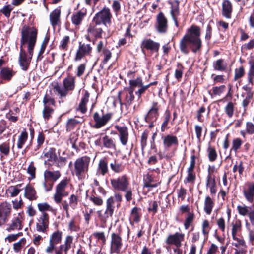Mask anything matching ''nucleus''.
<instances>
[{
  "label": "nucleus",
  "instance_id": "9b49d317",
  "mask_svg": "<svg viewBox=\"0 0 254 254\" xmlns=\"http://www.w3.org/2000/svg\"><path fill=\"white\" fill-rule=\"evenodd\" d=\"M133 92V89L129 85L118 92V98L121 106L124 105L126 107H128L132 104L135 98Z\"/></svg>",
  "mask_w": 254,
  "mask_h": 254
},
{
  "label": "nucleus",
  "instance_id": "79ce46f5",
  "mask_svg": "<svg viewBox=\"0 0 254 254\" xmlns=\"http://www.w3.org/2000/svg\"><path fill=\"white\" fill-rule=\"evenodd\" d=\"M110 167L111 169L116 173H120L125 169V165L116 159H114L110 163Z\"/></svg>",
  "mask_w": 254,
  "mask_h": 254
},
{
  "label": "nucleus",
  "instance_id": "c9c22d12",
  "mask_svg": "<svg viewBox=\"0 0 254 254\" xmlns=\"http://www.w3.org/2000/svg\"><path fill=\"white\" fill-rule=\"evenodd\" d=\"M232 225V236L234 240H238V238L236 236L238 233L242 231V222L240 219H236L231 223Z\"/></svg>",
  "mask_w": 254,
  "mask_h": 254
},
{
  "label": "nucleus",
  "instance_id": "5fc2aeb1",
  "mask_svg": "<svg viewBox=\"0 0 254 254\" xmlns=\"http://www.w3.org/2000/svg\"><path fill=\"white\" fill-rule=\"evenodd\" d=\"M43 103L44 106H50L52 107H55L56 106L55 98L47 93L45 95L43 98Z\"/></svg>",
  "mask_w": 254,
  "mask_h": 254
},
{
  "label": "nucleus",
  "instance_id": "2f4dec72",
  "mask_svg": "<svg viewBox=\"0 0 254 254\" xmlns=\"http://www.w3.org/2000/svg\"><path fill=\"white\" fill-rule=\"evenodd\" d=\"M90 97V93L87 90L83 93V96L81 98L80 102L79 104L77 110L79 111L81 113L85 114L87 111V104L89 101Z\"/></svg>",
  "mask_w": 254,
  "mask_h": 254
},
{
  "label": "nucleus",
  "instance_id": "f257e3e1",
  "mask_svg": "<svg viewBox=\"0 0 254 254\" xmlns=\"http://www.w3.org/2000/svg\"><path fill=\"white\" fill-rule=\"evenodd\" d=\"M200 36V27L195 24L191 25L180 41L179 48L181 53L185 55H188L190 51L194 54L200 53L203 46Z\"/></svg>",
  "mask_w": 254,
  "mask_h": 254
},
{
  "label": "nucleus",
  "instance_id": "cd10ccee",
  "mask_svg": "<svg viewBox=\"0 0 254 254\" xmlns=\"http://www.w3.org/2000/svg\"><path fill=\"white\" fill-rule=\"evenodd\" d=\"M61 6H59L52 11L49 15L50 23L53 27L59 26L61 24Z\"/></svg>",
  "mask_w": 254,
  "mask_h": 254
},
{
  "label": "nucleus",
  "instance_id": "338daca9",
  "mask_svg": "<svg viewBox=\"0 0 254 254\" xmlns=\"http://www.w3.org/2000/svg\"><path fill=\"white\" fill-rule=\"evenodd\" d=\"M36 168L33 161H31L29 165L27 172L30 175V179H34L36 178Z\"/></svg>",
  "mask_w": 254,
  "mask_h": 254
},
{
  "label": "nucleus",
  "instance_id": "8fccbe9b",
  "mask_svg": "<svg viewBox=\"0 0 254 254\" xmlns=\"http://www.w3.org/2000/svg\"><path fill=\"white\" fill-rule=\"evenodd\" d=\"M208 157L210 162H214L217 158V153L214 147L210 145L207 148Z\"/></svg>",
  "mask_w": 254,
  "mask_h": 254
},
{
  "label": "nucleus",
  "instance_id": "f704fd0d",
  "mask_svg": "<svg viewBox=\"0 0 254 254\" xmlns=\"http://www.w3.org/2000/svg\"><path fill=\"white\" fill-rule=\"evenodd\" d=\"M24 195L30 201L35 200L38 197L34 188L29 184H27L25 188Z\"/></svg>",
  "mask_w": 254,
  "mask_h": 254
},
{
  "label": "nucleus",
  "instance_id": "ddd939ff",
  "mask_svg": "<svg viewBox=\"0 0 254 254\" xmlns=\"http://www.w3.org/2000/svg\"><path fill=\"white\" fill-rule=\"evenodd\" d=\"M92 53V47L90 44L79 42V46L74 59L75 61H79L86 57L91 56Z\"/></svg>",
  "mask_w": 254,
  "mask_h": 254
},
{
  "label": "nucleus",
  "instance_id": "680f3d73",
  "mask_svg": "<svg viewBox=\"0 0 254 254\" xmlns=\"http://www.w3.org/2000/svg\"><path fill=\"white\" fill-rule=\"evenodd\" d=\"M225 88L226 86L224 85H222L219 86H214L213 87L212 89V93H211V92L209 91V93L211 96L220 95L225 91Z\"/></svg>",
  "mask_w": 254,
  "mask_h": 254
},
{
  "label": "nucleus",
  "instance_id": "a878e982",
  "mask_svg": "<svg viewBox=\"0 0 254 254\" xmlns=\"http://www.w3.org/2000/svg\"><path fill=\"white\" fill-rule=\"evenodd\" d=\"M163 144L166 150H168L171 147L175 146L177 147L179 144V141L176 136L172 134H167L162 137Z\"/></svg>",
  "mask_w": 254,
  "mask_h": 254
},
{
  "label": "nucleus",
  "instance_id": "f8f14e48",
  "mask_svg": "<svg viewBox=\"0 0 254 254\" xmlns=\"http://www.w3.org/2000/svg\"><path fill=\"white\" fill-rule=\"evenodd\" d=\"M116 131H112L111 134L118 135L121 144L126 146L129 139V131L128 127L124 125H115L114 127Z\"/></svg>",
  "mask_w": 254,
  "mask_h": 254
},
{
  "label": "nucleus",
  "instance_id": "423d86ee",
  "mask_svg": "<svg viewBox=\"0 0 254 254\" xmlns=\"http://www.w3.org/2000/svg\"><path fill=\"white\" fill-rule=\"evenodd\" d=\"M113 116L112 113L105 112L104 109H101L99 112H95L93 115L95 124L92 127L96 129L101 128L111 120Z\"/></svg>",
  "mask_w": 254,
  "mask_h": 254
},
{
  "label": "nucleus",
  "instance_id": "37998d69",
  "mask_svg": "<svg viewBox=\"0 0 254 254\" xmlns=\"http://www.w3.org/2000/svg\"><path fill=\"white\" fill-rule=\"evenodd\" d=\"M103 146L107 149H115L116 145L113 138L105 135L102 138Z\"/></svg>",
  "mask_w": 254,
  "mask_h": 254
},
{
  "label": "nucleus",
  "instance_id": "58836bf2",
  "mask_svg": "<svg viewBox=\"0 0 254 254\" xmlns=\"http://www.w3.org/2000/svg\"><path fill=\"white\" fill-rule=\"evenodd\" d=\"M142 216L141 209L139 207H134L131 210L130 213V220L133 222L138 223L140 222Z\"/></svg>",
  "mask_w": 254,
  "mask_h": 254
},
{
  "label": "nucleus",
  "instance_id": "b1692460",
  "mask_svg": "<svg viewBox=\"0 0 254 254\" xmlns=\"http://www.w3.org/2000/svg\"><path fill=\"white\" fill-rule=\"evenodd\" d=\"M214 166L211 168L210 166L208 167V174L206 178V186L209 188L210 192L212 195H214L217 192V185L215 177H212L211 174L214 172Z\"/></svg>",
  "mask_w": 254,
  "mask_h": 254
},
{
  "label": "nucleus",
  "instance_id": "052dcab7",
  "mask_svg": "<svg viewBox=\"0 0 254 254\" xmlns=\"http://www.w3.org/2000/svg\"><path fill=\"white\" fill-rule=\"evenodd\" d=\"M187 175L185 178L184 182L185 184L192 183L193 184L196 180V174L194 171H187Z\"/></svg>",
  "mask_w": 254,
  "mask_h": 254
},
{
  "label": "nucleus",
  "instance_id": "6ab92c4d",
  "mask_svg": "<svg viewBox=\"0 0 254 254\" xmlns=\"http://www.w3.org/2000/svg\"><path fill=\"white\" fill-rule=\"evenodd\" d=\"M87 14V11L85 8H82L77 11L74 12L71 17L72 24L76 28H79Z\"/></svg>",
  "mask_w": 254,
  "mask_h": 254
},
{
  "label": "nucleus",
  "instance_id": "09e8293b",
  "mask_svg": "<svg viewBox=\"0 0 254 254\" xmlns=\"http://www.w3.org/2000/svg\"><path fill=\"white\" fill-rule=\"evenodd\" d=\"M235 104V103L230 101L224 107L225 113L229 118H232L234 115Z\"/></svg>",
  "mask_w": 254,
  "mask_h": 254
},
{
  "label": "nucleus",
  "instance_id": "4d7b16f0",
  "mask_svg": "<svg viewBox=\"0 0 254 254\" xmlns=\"http://www.w3.org/2000/svg\"><path fill=\"white\" fill-rule=\"evenodd\" d=\"M158 186V183H154V177L149 174L146 175V179L144 182V187L146 188H153Z\"/></svg>",
  "mask_w": 254,
  "mask_h": 254
},
{
  "label": "nucleus",
  "instance_id": "9d476101",
  "mask_svg": "<svg viewBox=\"0 0 254 254\" xmlns=\"http://www.w3.org/2000/svg\"><path fill=\"white\" fill-rule=\"evenodd\" d=\"M112 14L109 8L104 6L103 9L95 14L93 20L96 23L103 24L106 27L112 24Z\"/></svg>",
  "mask_w": 254,
  "mask_h": 254
},
{
  "label": "nucleus",
  "instance_id": "473e14b6",
  "mask_svg": "<svg viewBox=\"0 0 254 254\" xmlns=\"http://www.w3.org/2000/svg\"><path fill=\"white\" fill-rule=\"evenodd\" d=\"M106 210L104 212V218H109L112 217L114 209H115V202L113 197L110 196L106 200Z\"/></svg>",
  "mask_w": 254,
  "mask_h": 254
},
{
  "label": "nucleus",
  "instance_id": "72a5a7b5",
  "mask_svg": "<svg viewBox=\"0 0 254 254\" xmlns=\"http://www.w3.org/2000/svg\"><path fill=\"white\" fill-rule=\"evenodd\" d=\"M52 169H46L44 172V179H47L54 183L61 176V173L59 171H52Z\"/></svg>",
  "mask_w": 254,
  "mask_h": 254
},
{
  "label": "nucleus",
  "instance_id": "4468645a",
  "mask_svg": "<svg viewBox=\"0 0 254 254\" xmlns=\"http://www.w3.org/2000/svg\"><path fill=\"white\" fill-rule=\"evenodd\" d=\"M110 254H119L123 247L122 238L120 233H112L111 235Z\"/></svg>",
  "mask_w": 254,
  "mask_h": 254
},
{
  "label": "nucleus",
  "instance_id": "f3484780",
  "mask_svg": "<svg viewBox=\"0 0 254 254\" xmlns=\"http://www.w3.org/2000/svg\"><path fill=\"white\" fill-rule=\"evenodd\" d=\"M50 217L48 213L41 214L37 219L36 230L39 232L47 233L49 230Z\"/></svg>",
  "mask_w": 254,
  "mask_h": 254
},
{
  "label": "nucleus",
  "instance_id": "3c124183",
  "mask_svg": "<svg viewBox=\"0 0 254 254\" xmlns=\"http://www.w3.org/2000/svg\"><path fill=\"white\" fill-rule=\"evenodd\" d=\"M94 238L98 241H101L103 244H105L106 238L104 232H95L90 236V242H91V239Z\"/></svg>",
  "mask_w": 254,
  "mask_h": 254
},
{
  "label": "nucleus",
  "instance_id": "7ed1b4c3",
  "mask_svg": "<svg viewBox=\"0 0 254 254\" xmlns=\"http://www.w3.org/2000/svg\"><path fill=\"white\" fill-rule=\"evenodd\" d=\"M90 162V158L88 156L78 158L74 162L72 174H75L78 179L84 178L88 172Z\"/></svg>",
  "mask_w": 254,
  "mask_h": 254
},
{
  "label": "nucleus",
  "instance_id": "c03bdc74",
  "mask_svg": "<svg viewBox=\"0 0 254 254\" xmlns=\"http://www.w3.org/2000/svg\"><path fill=\"white\" fill-rule=\"evenodd\" d=\"M55 109L53 107L50 106H44L42 111V116L45 121H49L52 118Z\"/></svg>",
  "mask_w": 254,
  "mask_h": 254
},
{
  "label": "nucleus",
  "instance_id": "1a4fd4ad",
  "mask_svg": "<svg viewBox=\"0 0 254 254\" xmlns=\"http://www.w3.org/2000/svg\"><path fill=\"white\" fill-rule=\"evenodd\" d=\"M110 183L113 190L115 191H121L125 190L130 186V178L127 174H123L111 179Z\"/></svg>",
  "mask_w": 254,
  "mask_h": 254
},
{
  "label": "nucleus",
  "instance_id": "c756f323",
  "mask_svg": "<svg viewBox=\"0 0 254 254\" xmlns=\"http://www.w3.org/2000/svg\"><path fill=\"white\" fill-rule=\"evenodd\" d=\"M233 12V5L229 0H224L222 4V15L227 19H231Z\"/></svg>",
  "mask_w": 254,
  "mask_h": 254
},
{
  "label": "nucleus",
  "instance_id": "bb28decb",
  "mask_svg": "<svg viewBox=\"0 0 254 254\" xmlns=\"http://www.w3.org/2000/svg\"><path fill=\"white\" fill-rule=\"evenodd\" d=\"M76 76H67L63 81L64 89L67 96L69 91H73L76 86Z\"/></svg>",
  "mask_w": 254,
  "mask_h": 254
},
{
  "label": "nucleus",
  "instance_id": "412c9836",
  "mask_svg": "<svg viewBox=\"0 0 254 254\" xmlns=\"http://www.w3.org/2000/svg\"><path fill=\"white\" fill-rule=\"evenodd\" d=\"M44 157L47 158L45 161V164L49 169H53L52 166L57 162V155L56 153V149L50 148L47 150L45 149L44 151Z\"/></svg>",
  "mask_w": 254,
  "mask_h": 254
},
{
  "label": "nucleus",
  "instance_id": "13d9d810",
  "mask_svg": "<svg viewBox=\"0 0 254 254\" xmlns=\"http://www.w3.org/2000/svg\"><path fill=\"white\" fill-rule=\"evenodd\" d=\"M245 74L244 67L241 65L238 68L235 69V74L234 76V80L237 81L243 77Z\"/></svg>",
  "mask_w": 254,
  "mask_h": 254
},
{
  "label": "nucleus",
  "instance_id": "0eeeda50",
  "mask_svg": "<svg viewBox=\"0 0 254 254\" xmlns=\"http://www.w3.org/2000/svg\"><path fill=\"white\" fill-rule=\"evenodd\" d=\"M70 179L64 177L56 186V191L54 194V200L56 203L59 204L62 202L63 197L67 196L69 192L66 190L69 183Z\"/></svg>",
  "mask_w": 254,
  "mask_h": 254
},
{
  "label": "nucleus",
  "instance_id": "a19ab883",
  "mask_svg": "<svg viewBox=\"0 0 254 254\" xmlns=\"http://www.w3.org/2000/svg\"><path fill=\"white\" fill-rule=\"evenodd\" d=\"M108 161L106 158L101 159L98 167V171L103 176L105 175L109 172L108 168Z\"/></svg>",
  "mask_w": 254,
  "mask_h": 254
},
{
  "label": "nucleus",
  "instance_id": "dca6fc26",
  "mask_svg": "<svg viewBox=\"0 0 254 254\" xmlns=\"http://www.w3.org/2000/svg\"><path fill=\"white\" fill-rule=\"evenodd\" d=\"M11 205L6 201L0 204V226L8 221L11 213Z\"/></svg>",
  "mask_w": 254,
  "mask_h": 254
},
{
  "label": "nucleus",
  "instance_id": "a18cd8bd",
  "mask_svg": "<svg viewBox=\"0 0 254 254\" xmlns=\"http://www.w3.org/2000/svg\"><path fill=\"white\" fill-rule=\"evenodd\" d=\"M22 228V222L19 217H17L13 219L9 227L7 228V230L10 232L14 230H21Z\"/></svg>",
  "mask_w": 254,
  "mask_h": 254
},
{
  "label": "nucleus",
  "instance_id": "0e129e2a",
  "mask_svg": "<svg viewBox=\"0 0 254 254\" xmlns=\"http://www.w3.org/2000/svg\"><path fill=\"white\" fill-rule=\"evenodd\" d=\"M247 84L251 85L252 86L254 85V66L250 65V68L247 73Z\"/></svg>",
  "mask_w": 254,
  "mask_h": 254
},
{
  "label": "nucleus",
  "instance_id": "bf43d9fd",
  "mask_svg": "<svg viewBox=\"0 0 254 254\" xmlns=\"http://www.w3.org/2000/svg\"><path fill=\"white\" fill-rule=\"evenodd\" d=\"M149 133L150 131L148 129H145L141 134L140 143L142 150H144L147 146V141Z\"/></svg>",
  "mask_w": 254,
  "mask_h": 254
},
{
  "label": "nucleus",
  "instance_id": "aec40b11",
  "mask_svg": "<svg viewBox=\"0 0 254 254\" xmlns=\"http://www.w3.org/2000/svg\"><path fill=\"white\" fill-rule=\"evenodd\" d=\"M168 20L162 12H160L156 16V29L160 33H165L168 29Z\"/></svg>",
  "mask_w": 254,
  "mask_h": 254
},
{
  "label": "nucleus",
  "instance_id": "20e7f679",
  "mask_svg": "<svg viewBox=\"0 0 254 254\" xmlns=\"http://www.w3.org/2000/svg\"><path fill=\"white\" fill-rule=\"evenodd\" d=\"M20 43L22 47L25 44H36L38 35V29L33 26L24 25L21 30Z\"/></svg>",
  "mask_w": 254,
  "mask_h": 254
},
{
  "label": "nucleus",
  "instance_id": "f03ea898",
  "mask_svg": "<svg viewBox=\"0 0 254 254\" xmlns=\"http://www.w3.org/2000/svg\"><path fill=\"white\" fill-rule=\"evenodd\" d=\"M63 232L60 230L54 231L49 237V245L46 248L45 252L47 254H67L71 248L73 237L67 235L64 240V243L59 246L62 240Z\"/></svg>",
  "mask_w": 254,
  "mask_h": 254
},
{
  "label": "nucleus",
  "instance_id": "a211bd4d",
  "mask_svg": "<svg viewBox=\"0 0 254 254\" xmlns=\"http://www.w3.org/2000/svg\"><path fill=\"white\" fill-rule=\"evenodd\" d=\"M185 234L182 233L176 232L174 234L168 235L165 243L169 245H175L177 248L182 246V242L184 241Z\"/></svg>",
  "mask_w": 254,
  "mask_h": 254
},
{
  "label": "nucleus",
  "instance_id": "de8ad7c7",
  "mask_svg": "<svg viewBox=\"0 0 254 254\" xmlns=\"http://www.w3.org/2000/svg\"><path fill=\"white\" fill-rule=\"evenodd\" d=\"M81 122L74 118L69 119L66 124V131L70 132L75 128L76 126Z\"/></svg>",
  "mask_w": 254,
  "mask_h": 254
},
{
  "label": "nucleus",
  "instance_id": "5701e85b",
  "mask_svg": "<svg viewBox=\"0 0 254 254\" xmlns=\"http://www.w3.org/2000/svg\"><path fill=\"white\" fill-rule=\"evenodd\" d=\"M160 105L157 102L153 101L152 106L145 117V122L156 121L159 115Z\"/></svg>",
  "mask_w": 254,
  "mask_h": 254
},
{
  "label": "nucleus",
  "instance_id": "69168bd1",
  "mask_svg": "<svg viewBox=\"0 0 254 254\" xmlns=\"http://www.w3.org/2000/svg\"><path fill=\"white\" fill-rule=\"evenodd\" d=\"M243 144L242 140L240 138H234L232 141V148L231 151L234 150L236 152L239 150Z\"/></svg>",
  "mask_w": 254,
  "mask_h": 254
},
{
  "label": "nucleus",
  "instance_id": "4be33fe9",
  "mask_svg": "<svg viewBox=\"0 0 254 254\" xmlns=\"http://www.w3.org/2000/svg\"><path fill=\"white\" fill-rule=\"evenodd\" d=\"M243 195L246 200L250 203L254 201V182H248L243 190Z\"/></svg>",
  "mask_w": 254,
  "mask_h": 254
},
{
  "label": "nucleus",
  "instance_id": "c85d7f7f",
  "mask_svg": "<svg viewBox=\"0 0 254 254\" xmlns=\"http://www.w3.org/2000/svg\"><path fill=\"white\" fill-rule=\"evenodd\" d=\"M15 74L16 72L12 68L8 67H2L0 71V79L2 82H9L11 80Z\"/></svg>",
  "mask_w": 254,
  "mask_h": 254
},
{
  "label": "nucleus",
  "instance_id": "4c0bfd02",
  "mask_svg": "<svg viewBox=\"0 0 254 254\" xmlns=\"http://www.w3.org/2000/svg\"><path fill=\"white\" fill-rule=\"evenodd\" d=\"M213 67L216 71L223 72L226 71L228 64L225 62L224 59L221 58L213 62Z\"/></svg>",
  "mask_w": 254,
  "mask_h": 254
},
{
  "label": "nucleus",
  "instance_id": "39448f33",
  "mask_svg": "<svg viewBox=\"0 0 254 254\" xmlns=\"http://www.w3.org/2000/svg\"><path fill=\"white\" fill-rule=\"evenodd\" d=\"M160 47V44L151 38L144 39L140 43V48L144 54L146 55V52L148 53L149 56L155 54V58L159 56Z\"/></svg>",
  "mask_w": 254,
  "mask_h": 254
},
{
  "label": "nucleus",
  "instance_id": "49530a36",
  "mask_svg": "<svg viewBox=\"0 0 254 254\" xmlns=\"http://www.w3.org/2000/svg\"><path fill=\"white\" fill-rule=\"evenodd\" d=\"M28 137V133L26 129L24 128L18 136L17 144V147L18 149H22L23 148V145L27 140Z\"/></svg>",
  "mask_w": 254,
  "mask_h": 254
},
{
  "label": "nucleus",
  "instance_id": "6e6552de",
  "mask_svg": "<svg viewBox=\"0 0 254 254\" xmlns=\"http://www.w3.org/2000/svg\"><path fill=\"white\" fill-rule=\"evenodd\" d=\"M100 25L92 20L88 26L87 34L85 35L87 40L90 42L93 41L94 43L97 39L102 38L104 31Z\"/></svg>",
  "mask_w": 254,
  "mask_h": 254
},
{
  "label": "nucleus",
  "instance_id": "393cba45",
  "mask_svg": "<svg viewBox=\"0 0 254 254\" xmlns=\"http://www.w3.org/2000/svg\"><path fill=\"white\" fill-rule=\"evenodd\" d=\"M31 60L28 57L27 54L20 46V50L18 59L19 64L23 71H27L29 67Z\"/></svg>",
  "mask_w": 254,
  "mask_h": 254
},
{
  "label": "nucleus",
  "instance_id": "2eb2a0df",
  "mask_svg": "<svg viewBox=\"0 0 254 254\" xmlns=\"http://www.w3.org/2000/svg\"><path fill=\"white\" fill-rule=\"evenodd\" d=\"M129 84L131 86L134 91L136 88H139L138 90L135 92L139 99L141 98L142 95L144 94L149 88L148 85H143L142 78L140 76L137 77L134 79L130 80L129 81Z\"/></svg>",
  "mask_w": 254,
  "mask_h": 254
},
{
  "label": "nucleus",
  "instance_id": "6e6d98bb",
  "mask_svg": "<svg viewBox=\"0 0 254 254\" xmlns=\"http://www.w3.org/2000/svg\"><path fill=\"white\" fill-rule=\"evenodd\" d=\"M184 67L181 63H178L177 64V68L175 71V77L179 81L182 78Z\"/></svg>",
  "mask_w": 254,
  "mask_h": 254
},
{
  "label": "nucleus",
  "instance_id": "e2e57ef3",
  "mask_svg": "<svg viewBox=\"0 0 254 254\" xmlns=\"http://www.w3.org/2000/svg\"><path fill=\"white\" fill-rule=\"evenodd\" d=\"M26 243V239L25 238H22L18 242L14 243L13 250L14 252L16 253L20 252Z\"/></svg>",
  "mask_w": 254,
  "mask_h": 254
},
{
  "label": "nucleus",
  "instance_id": "603ef678",
  "mask_svg": "<svg viewBox=\"0 0 254 254\" xmlns=\"http://www.w3.org/2000/svg\"><path fill=\"white\" fill-rule=\"evenodd\" d=\"M124 192V196L127 202H130L133 198V189L130 186L129 188H127L125 190L121 191Z\"/></svg>",
  "mask_w": 254,
  "mask_h": 254
},
{
  "label": "nucleus",
  "instance_id": "864d4df0",
  "mask_svg": "<svg viewBox=\"0 0 254 254\" xmlns=\"http://www.w3.org/2000/svg\"><path fill=\"white\" fill-rule=\"evenodd\" d=\"M38 210L41 212V214L47 213V211H52V207L47 203L43 202L37 204Z\"/></svg>",
  "mask_w": 254,
  "mask_h": 254
},
{
  "label": "nucleus",
  "instance_id": "e433bc0d",
  "mask_svg": "<svg viewBox=\"0 0 254 254\" xmlns=\"http://www.w3.org/2000/svg\"><path fill=\"white\" fill-rule=\"evenodd\" d=\"M171 113L169 109H166L163 116V121L161 126V131L164 132L168 129L170 127L168 126L169 123L171 120Z\"/></svg>",
  "mask_w": 254,
  "mask_h": 254
},
{
  "label": "nucleus",
  "instance_id": "ea45409f",
  "mask_svg": "<svg viewBox=\"0 0 254 254\" xmlns=\"http://www.w3.org/2000/svg\"><path fill=\"white\" fill-rule=\"evenodd\" d=\"M215 205L214 201L209 196L205 197L204 203V211L207 215H210Z\"/></svg>",
  "mask_w": 254,
  "mask_h": 254
},
{
  "label": "nucleus",
  "instance_id": "7c9ffc66",
  "mask_svg": "<svg viewBox=\"0 0 254 254\" xmlns=\"http://www.w3.org/2000/svg\"><path fill=\"white\" fill-rule=\"evenodd\" d=\"M90 97V93L87 90L83 93V96L81 98L80 102L79 104L77 110L79 111L81 113L85 114L87 111V104L89 101Z\"/></svg>",
  "mask_w": 254,
  "mask_h": 254
},
{
  "label": "nucleus",
  "instance_id": "774afa93",
  "mask_svg": "<svg viewBox=\"0 0 254 254\" xmlns=\"http://www.w3.org/2000/svg\"><path fill=\"white\" fill-rule=\"evenodd\" d=\"M69 42V36L67 35L64 36L60 42V45L59 46L60 49L65 51L67 50L68 48V45Z\"/></svg>",
  "mask_w": 254,
  "mask_h": 254
}]
</instances>
